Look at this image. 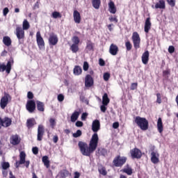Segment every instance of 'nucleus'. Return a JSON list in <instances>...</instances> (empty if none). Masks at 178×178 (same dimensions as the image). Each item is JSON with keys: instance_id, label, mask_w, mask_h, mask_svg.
I'll list each match as a JSON object with an SVG mask.
<instances>
[{"instance_id": "1", "label": "nucleus", "mask_w": 178, "mask_h": 178, "mask_svg": "<svg viewBox=\"0 0 178 178\" xmlns=\"http://www.w3.org/2000/svg\"><path fill=\"white\" fill-rule=\"evenodd\" d=\"M98 141H99L98 134H93L90 140L89 145L85 142L79 141L78 147L81 154H82L83 156H91V154H94V152L97 149V147H98Z\"/></svg>"}, {"instance_id": "2", "label": "nucleus", "mask_w": 178, "mask_h": 178, "mask_svg": "<svg viewBox=\"0 0 178 178\" xmlns=\"http://www.w3.org/2000/svg\"><path fill=\"white\" fill-rule=\"evenodd\" d=\"M134 122L138 124L140 130H148V120L146 118L137 116L135 118Z\"/></svg>"}, {"instance_id": "3", "label": "nucleus", "mask_w": 178, "mask_h": 178, "mask_svg": "<svg viewBox=\"0 0 178 178\" xmlns=\"http://www.w3.org/2000/svg\"><path fill=\"white\" fill-rule=\"evenodd\" d=\"M26 168H29L30 166V161H26V152H21L19 154V161H16L15 163V168H19V166L20 165H24Z\"/></svg>"}, {"instance_id": "4", "label": "nucleus", "mask_w": 178, "mask_h": 178, "mask_svg": "<svg viewBox=\"0 0 178 178\" xmlns=\"http://www.w3.org/2000/svg\"><path fill=\"white\" fill-rule=\"evenodd\" d=\"M12 100V97L9 93L5 92L4 96H3L0 100V107L1 109H5L8 106L9 102Z\"/></svg>"}, {"instance_id": "5", "label": "nucleus", "mask_w": 178, "mask_h": 178, "mask_svg": "<svg viewBox=\"0 0 178 178\" xmlns=\"http://www.w3.org/2000/svg\"><path fill=\"white\" fill-rule=\"evenodd\" d=\"M126 161H127V158L118 156L114 159L113 163L116 168H120L126 163Z\"/></svg>"}, {"instance_id": "6", "label": "nucleus", "mask_w": 178, "mask_h": 178, "mask_svg": "<svg viewBox=\"0 0 178 178\" xmlns=\"http://www.w3.org/2000/svg\"><path fill=\"white\" fill-rule=\"evenodd\" d=\"M12 65H13V60H10L8 61L7 65L5 63L0 64V72H6L8 74L10 73V70H12Z\"/></svg>"}, {"instance_id": "7", "label": "nucleus", "mask_w": 178, "mask_h": 178, "mask_svg": "<svg viewBox=\"0 0 178 178\" xmlns=\"http://www.w3.org/2000/svg\"><path fill=\"white\" fill-rule=\"evenodd\" d=\"M15 34L17 36L19 44H22V40H24V30L22 29V26L17 25L15 29Z\"/></svg>"}, {"instance_id": "8", "label": "nucleus", "mask_w": 178, "mask_h": 178, "mask_svg": "<svg viewBox=\"0 0 178 178\" xmlns=\"http://www.w3.org/2000/svg\"><path fill=\"white\" fill-rule=\"evenodd\" d=\"M132 41H133L134 49H138V48H140V42L141 41V39L140 38V35H138V33L137 32L133 33Z\"/></svg>"}, {"instance_id": "9", "label": "nucleus", "mask_w": 178, "mask_h": 178, "mask_svg": "<svg viewBox=\"0 0 178 178\" xmlns=\"http://www.w3.org/2000/svg\"><path fill=\"white\" fill-rule=\"evenodd\" d=\"M36 41L39 49H44L45 47V42H44V39L42 38V36H41V33L40 31H38L36 33Z\"/></svg>"}, {"instance_id": "10", "label": "nucleus", "mask_w": 178, "mask_h": 178, "mask_svg": "<svg viewBox=\"0 0 178 178\" xmlns=\"http://www.w3.org/2000/svg\"><path fill=\"white\" fill-rule=\"evenodd\" d=\"M26 110L29 113H33L35 111V102L34 100H29L26 105Z\"/></svg>"}, {"instance_id": "11", "label": "nucleus", "mask_w": 178, "mask_h": 178, "mask_svg": "<svg viewBox=\"0 0 178 178\" xmlns=\"http://www.w3.org/2000/svg\"><path fill=\"white\" fill-rule=\"evenodd\" d=\"M101 129V122L99 120H95L92 123V130L94 134H97V131H99Z\"/></svg>"}, {"instance_id": "12", "label": "nucleus", "mask_w": 178, "mask_h": 178, "mask_svg": "<svg viewBox=\"0 0 178 178\" xmlns=\"http://www.w3.org/2000/svg\"><path fill=\"white\" fill-rule=\"evenodd\" d=\"M58 41H59V39L58 38V35L55 33H51L49 35V45H53V46L56 45Z\"/></svg>"}, {"instance_id": "13", "label": "nucleus", "mask_w": 178, "mask_h": 178, "mask_svg": "<svg viewBox=\"0 0 178 178\" xmlns=\"http://www.w3.org/2000/svg\"><path fill=\"white\" fill-rule=\"evenodd\" d=\"M151 162L154 165L159 163V153L156 151H153L151 152Z\"/></svg>"}, {"instance_id": "14", "label": "nucleus", "mask_w": 178, "mask_h": 178, "mask_svg": "<svg viewBox=\"0 0 178 178\" xmlns=\"http://www.w3.org/2000/svg\"><path fill=\"white\" fill-rule=\"evenodd\" d=\"M45 132L44 129V126L40 124L38 128V141H42V137H44V133Z\"/></svg>"}, {"instance_id": "15", "label": "nucleus", "mask_w": 178, "mask_h": 178, "mask_svg": "<svg viewBox=\"0 0 178 178\" xmlns=\"http://www.w3.org/2000/svg\"><path fill=\"white\" fill-rule=\"evenodd\" d=\"M94 84V79L91 75L88 74L85 78V86L86 87H92Z\"/></svg>"}, {"instance_id": "16", "label": "nucleus", "mask_w": 178, "mask_h": 178, "mask_svg": "<svg viewBox=\"0 0 178 178\" xmlns=\"http://www.w3.org/2000/svg\"><path fill=\"white\" fill-rule=\"evenodd\" d=\"M131 155L132 158H136L137 159H140L141 158V150L135 148L132 150H131Z\"/></svg>"}, {"instance_id": "17", "label": "nucleus", "mask_w": 178, "mask_h": 178, "mask_svg": "<svg viewBox=\"0 0 178 178\" xmlns=\"http://www.w3.org/2000/svg\"><path fill=\"white\" fill-rule=\"evenodd\" d=\"M108 5V12L112 13V15H115V13H116L118 10L116 8V6H115V3L112 0H110Z\"/></svg>"}, {"instance_id": "18", "label": "nucleus", "mask_w": 178, "mask_h": 178, "mask_svg": "<svg viewBox=\"0 0 178 178\" xmlns=\"http://www.w3.org/2000/svg\"><path fill=\"white\" fill-rule=\"evenodd\" d=\"M151 26H152V24H151V18L148 17L146 19L145 22V33H146L147 34L149 33V30H151Z\"/></svg>"}, {"instance_id": "19", "label": "nucleus", "mask_w": 178, "mask_h": 178, "mask_svg": "<svg viewBox=\"0 0 178 178\" xmlns=\"http://www.w3.org/2000/svg\"><path fill=\"white\" fill-rule=\"evenodd\" d=\"M149 60V51H145L142 55V63L147 65Z\"/></svg>"}, {"instance_id": "20", "label": "nucleus", "mask_w": 178, "mask_h": 178, "mask_svg": "<svg viewBox=\"0 0 178 178\" xmlns=\"http://www.w3.org/2000/svg\"><path fill=\"white\" fill-rule=\"evenodd\" d=\"M73 16H74V21L75 22V23H76V24H80L81 22V16L80 15V13H79V11L77 10H74L73 13Z\"/></svg>"}, {"instance_id": "21", "label": "nucleus", "mask_w": 178, "mask_h": 178, "mask_svg": "<svg viewBox=\"0 0 178 178\" xmlns=\"http://www.w3.org/2000/svg\"><path fill=\"white\" fill-rule=\"evenodd\" d=\"M119 51V48L116 44H111L109 49V52L111 55L115 56L118 55V52Z\"/></svg>"}, {"instance_id": "22", "label": "nucleus", "mask_w": 178, "mask_h": 178, "mask_svg": "<svg viewBox=\"0 0 178 178\" xmlns=\"http://www.w3.org/2000/svg\"><path fill=\"white\" fill-rule=\"evenodd\" d=\"M157 130L160 134H162L163 131V123L162 122V118H159L157 120Z\"/></svg>"}, {"instance_id": "23", "label": "nucleus", "mask_w": 178, "mask_h": 178, "mask_svg": "<svg viewBox=\"0 0 178 178\" xmlns=\"http://www.w3.org/2000/svg\"><path fill=\"white\" fill-rule=\"evenodd\" d=\"M10 143L13 145H17L20 143V139H19V136L13 135L11 136Z\"/></svg>"}, {"instance_id": "24", "label": "nucleus", "mask_w": 178, "mask_h": 178, "mask_svg": "<svg viewBox=\"0 0 178 178\" xmlns=\"http://www.w3.org/2000/svg\"><path fill=\"white\" fill-rule=\"evenodd\" d=\"M73 73H74V76H80V74H81L83 73V69L81 68V67H80L79 65H76L74 67Z\"/></svg>"}, {"instance_id": "25", "label": "nucleus", "mask_w": 178, "mask_h": 178, "mask_svg": "<svg viewBox=\"0 0 178 178\" xmlns=\"http://www.w3.org/2000/svg\"><path fill=\"white\" fill-rule=\"evenodd\" d=\"M37 124L34 118H30L26 121V127L28 129H31L34 125Z\"/></svg>"}, {"instance_id": "26", "label": "nucleus", "mask_w": 178, "mask_h": 178, "mask_svg": "<svg viewBox=\"0 0 178 178\" xmlns=\"http://www.w3.org/2000/svg\"><path fill=\"white\" fill-rule=\"evenodd\" d=\"M154 8L155 9H165V8H166L165 1L163 0H160L159 2L156 3Z\"/></svg>"}, {"instance_id": "27", "label": "nucleus", "mask_w": 178, "mask_h": 178, "mask_svg": "<svg viewBox=\"0 0 178 178\" xmlns=\"http://www.w3.org/2000/svg\"><path fill=\"white\" fill-rule=\"evenodd\" d=\"M12 124V120L8 117L3 119V127H9Z\"/></svg>"}, {"instance_id": "28", "label": "nucleus", "mask_w": 178, "mask_h": 178, "mask_svg": "<svg viewBox=\"0 0 178 178\" xmlns=\"http://www.w3.org/2000/svg\"><path fill=\"white\" fill-rule=\"evenodd\" d=\"M3 43L6 47H10L12 45V40L9 36H4L3 38Z\"/></svg>"}, {"instance_id": "29", "label": "nucleus", "mask_w": 178, "mask_h": 178, "mask_svg": "<svg viewBox=\"0 0 178 178\" xmlns=\"http://www.w3.org/2000/svg\"><path fill=\"white\" fill-rule=\"evenodd\" d=\"M79 116H80V111H74L71 115V122L74 123L79 119Z\"/></svg>"}, {"instance_id": "30", "label": "nucleus", "mask_w": 178, "mask_h": 178, "mask_svg": "<svg viewBox=\"0 0 178 178\" xmlns=\"http://www.w3.org/2000/svg\"><path fill=\"white\" fill-rule=\"evenodd\" d=\"M36 104H37L38 111H39L40 112H44V103H42V102H40V101H37Z\"/></svg>"}, {"instance_id": "31", "label": "nucleus", "mask_w": 178, "mask_h": 178, "mask_svg": "<svg viewBox=\"0 0 178 178\" xmlns=\"http://www.w3.org/2000/svg\"><path fill=\"white\" fill-rule=\"evenodd\" d=\"M110 99L109 97H108V94L104 93V95L102 97V104L103 105H108L109 104Z\"/></svg>"}, {"instance_id": "32", "label": "nucleus", "mask_w": 178, "mask_h": 178, "mask_svg": "<svg viewBox=\"0 0 178 178\" xmlns=\"http://www.w3.org/2000/svg\"><path fill=\"white\" fill-rule=\"evenodd\" d=\"M92 3L95 9H99L101 5V0H92Z\"/></svg>"}, {"instance_id": "33", "label": "nucleus", "mask_w": 178, "mask_h": 178, "mask_svg": "<svg viewBox=\"0 0 178 178\" xmlns=\"http://www.w3.org/2000/svg\"><path fill=\"white\" fill-rule=\"evenodd\" d=\"M30 29V23L27 19H24L22 23V30H29Z\"/></svg>"}, {"instance_id": "34", "label": "nucleus", "mask_w": 178, "mask_h": 178, "mask_svg": "<svg viewBox=\"0 0 178 178\" xmlns=\"http://www.w3.org/2000/svg\"><path fill=\"white\" fill-rule=\"evenodd\" d=\"M42 161L46 168H49V160L48 159L47 156H44L42 159Z\"/></svg>"}, {"instance_id": "35", "label": "nucleus", "mask_w": 178, "mask_h": 178, "mask_svg": "<svg viewBox=\"0 0 178 178\" xmlns=\"http://www.w3.org/2000/svg\"><path fill=\"white\" fill-rule=\"evenodd\" d=\"M122 172L124 173H127V175H128L129 176H131V175H133V170L130 167H128L127 168H124L122 170Z\"/></svg>"}, {"instance_id": "36", "label": "nucleus", "mask_w": 178, "mask_h": 178, "mask_svg": "<svg viewBox=\"0 0 178 178\" xmlns=\"http://www.w3.org/2000/svg\"><path fill=\"white\" fill-rule=\"evenodd\" d=\"M51 17H53V19L60 18V17H62V15L59 12L54 11L51 14Z\"/></svg>"}, {"instance_id": "37", "label": "nucleus", "mask_w": 178, "mask_h": 178, "mask_svg": "<svg viewBox=\"0 0 178 178\" xmlns=\"http://www.w3.org/2000/svg\"><path fill=\"white\" fill-rule=\"evenodd\" d=\"M70 49L72 51L73 54H76V52L79 51V44H72Z\"/></svg>"}, {"instance_id": "38", "label": "nucleus", "mask_w": 178, "mask_h": 178, "mask_svg": "<svg viewBox=\"0 0 178 178\" xmlns=\"http://www.w3.org/2000/svg\"><path fill=\"white\" fill-rule=\"evenodd\" d=\"M72 41L73 42L72 44L79 45V44H80V38H79L77 36H74L72 38Z\"/></svg>"}, {"instance_id": "39", "label": "nucleus", "mask_w": 178, "mask_h": 178, "mask_svg": "<svg viewBox=\"0 0 178 178\" xmlns=\"http://www.w3.org/2000/svg\"><path fill=\"white\" fill-rule=\"evenodd\" d=\"M1 168L3 170H6L8 168H10V164L8 162H3L1 163Z\"/></svg>"}, {"instance_id": "40", "label": "nucleus", "mask_w": 178, "mask_h": 178, "mask_svg": "<svg viewBox=\"0 0 178 178\" xmlns=\"http://www.w3.org/2000/svg\"><path fill=\"white\" fill-rule=\"evenodd\" d=\"M93 49H94V46L92 45V42H88L86 44L87 51H92Z\"/></svg>"}, {"instance_id": "41", "label": "nucleus", "mask_w": 178, "mask_h": 178, "mask_svg": "<svg viewBox=\"0 0 178 178\" xmlns=\"http://www.w3.org/2000/svg\"><path fill=\"white\" fill-rule=\"evenodd\" d=\"M81 134H82L81 130L78 129L76 133H74L72 134V137H74V138H77L79 137H81Z\"/></svg>"}, {"instance_id": "42", "label": "nucleus", "mask_w": 178, "mask_h": 178, "mask_svg": "<svg viewBox=\"0 0 178 178\" xmlns=\"http://www.w3.org/2000/svg\"><path fill=\"white\" fill-rule=\"evenodd\" d=\"M103 79L104 81H108L109 79H111V74L109 72H105L103 75Z\"/></svg>"}, {"instance_id": "43", "label": "nucleus", "mask_w": 178, "mask_h": 178, "mask_svg": "<svg viewBox=\"0 0 178 178\" xmlns=\"http://www.w3.org/2000/svg\"><path fill=\"white\" fill-rule=\"evenodd\" d=\"M49 123L51 129H54L55 127L56 126V122L55 121V119L54 118H50L49 119Z\"/></svg>"}, {"instance_id": "44", "label": "nucleus", "mask_w": 178, "mask_h": 178, "mask_svg": "<svg viewBox=\"0 0 178 178\" xmlns=\"http://www.w3.org/2000/svg\"><path fill=\"white\" fill-rule=\"evenodd\" d=\"M99 155H102L103 156H106V154H107L106 149H99Z\"/></svg>"}, {"instance_id": "45", "label": "nucleus", "mask_w": 178, "mask_h": 178, "mask_svg": "<svg viewBox=\"0 0 178 178\" xmlns=\"http://www.w3.org/2000/svg\"><path fill=\"white\" fill-rule=\"evenodd\" d=\"M125 47H126L127 51H131V48H133L131 43H130V42H129V41L125 42Z\"/></svg>"}, {"instance_id": "46", "label": "nucleus", "mask_w": 178, "mask_h": 178, "mask_svg": "<svg viewBox=\"0 0 178 178\" xmlns=\"http://www.w3.org/2000/svg\"><path fill=\"white\" fill-rule=\"evenodd\" d=\"M167 2L170 6L173 8L176 5V1L175 0H167Z\"/></svg>"}, {"instance_id": "47", "label": "nucleus", "mask_w": 178, "mask_h": 178, "mask_svg": "<svg viewBox=\"0 0 178 178\" xmlns=\"http://www.w3.org/2000/svg\"><path fill=\"white\" fill-rule=\"evenodd\" d=\"M88 67H90L87 61H85L83 65V69L84 72H87V70H88Z\"/></svg>"}, {"instance_id": "48", "label": "nucleus", "mask_w": 178, "mask_h": 178, "mask_svg": "<svg viewBox=\"0 0 178 178\" xmlns=\"http://www.w3.org/2000/svg\"><path fill=\"white\" fill-rule=\"evenodd\" d=\"M69 175V172L67 170H63L60 172L61 177H66Z\"/></svg>"}, {"instance_id": "49", "label": "nucleus", "mask_w": 178, "mask_h": 178, "mask_svg": "<svg viewBox=\"0 0 178 178\" xmlns=\"http://www.w3.org/2000/svg\"><path fill=\"white\" fill-rule=\"evenodd\" d=\"M156 97H157V99H156L157 104H162L161 93H157Z\"/></svg>"}, {"instance_id": "50", "label": "nucleus", "mask_w": 178, "mask_h": 178, "mask_svg": "<svg viewBox=\"0 0 178 178\" xmlns=\"http://www.w3.org/2000/svg\"><path fill=\"white\" fill-rule=\"evenodd\" d=\"M63 99H65V96H63V95L60 94L58 95V101H59V102H63Z\"/></svg>"}, {"instance_id": "51", "label": "nucleus", "mask_w": 178, "mask_h": 178, "mask_svg": "<svg viewBox=\"0 0 178 178\" xmlns=\"http://www.w3.org/2000/svg\"><path fill=\"white\" fill-rule=\"evenodd\" d=\"M106 106L107 105H104L103 104L100 106V110H101L102 112H103V113H105V112H106Z\"/></svg>"}, {"instance_id": "52", "label": "nucleus", "mask_w": 178, "mask_h": 178, "mask_svg": "<svg viewBox=\"0 0 178 178\" xmlns=\"http://www.w3.org/2000/svg\"><path fill=\"white\" fill-rule=\"evenodd\" d=\"M32 152L34 155H37L38 154V147H33Z\"/></svg>"}, {"instance_id": "53", "label": "nucleus", "mask_w": 178, "mask_h": 178, "mask_svg": "<svg viewBox=\"0 0 178 178\" xmlns=\"http://www.w3.org/2000/svg\"><path fill=\"white\" fill-rule=\"evenodd\" d=\"M27 97L29 98V99H33V98L34 97V95L31 92H28Z\"/></svg>"}, {"instance_id": "54", "label": "nucleus", "mask_w": 178, "mask_h": 178, "mask_svg": "<svg viewBox=\"0 0 178 178\" xmlns=\"http://www.w3.org/2000/svg\"><path fill=\"white\" fill-rule=\"evenodd\" d=\"M168 52H169L170 54H173V52H175V47H173V46H170V47H168Z\"/></svg>"}, {"instance_id": "55", "label": "nucleus", "mask_w": 178, "mask_h": 178, "mask_svg": "<svg viewBox=\"0 0 178 178\" xmlns=\"http://www.w3.org/2000/svg\"><path fill=\"white\" fill-rule=\"evenodd\" d=\"M108 20H109L110 22H115V23H118V18L113 17V16L110 17L108 18Z\"/></svg>"}, {"instance_id": "56", "label": "nucleus", "mask_w": 178, "mask_h": 178, "mask_svg": "<svg viewBox=\"0 0 178 178\" xmlns=\"http://www.w3.org/2000/svg\"><path fill=\"white\" fill-rule=\"evenodd\" d=\"M99 173H101V175H103V176H106V170H105V168H102L99 170Z\"/></svg>"}, {"instance_id": "57", "label": "nucleus", "mask_w": 178, "mask_h": 178, "mask_svg": "<svg viewBox=\"0 0 178 178\" xmlns=\"http://www.w3.org/2000/svg\"><path fill=\"white\" fill-rule=\"evenodd\" d=\"M8 13H9V8H3V16H6V15H8Z\"/></svg>"}, {"instance_id": "58", "label": "nucleus", "mask_w": 178, "mask_h": 178, "mask_svg": "<svg viewBox=\"0 0 178 178\" xmlns=\"http://www.w3.org/2000/svg\"><path fill=\"white\" fill-rule=\"evenodd\" d=\"M75 126H76V127H83V122L77 121L75 124Z\"/></svg>"}, {"instance_id": "59", "label": "nucleus", "mask_w": 178, "mask_h": 178, "mask_svg": "<svg viewBox=\"0 0 178 178\" xmlns=\"http://www.w3.org/2000/svg\"><path fill=\"white\" fill-rule=\"evenodd\" d=\"M87 116H88V114L87 113H82L81 120H86V119H87Z\"/></svg>"}, {"instance_id": "60", "label": "nucleus", "mask_w": 178, "mask_h": 178, "mask_svg": "<svg viewBox=\"0 0 178 178\" xmlns=\"http://www.w3.org/2000/svg\"><path fill=\"white\" fill-rule=\"evenodd\" d=\"M58 140H59V138L58 137V135H56L53 137V142L54 143V144H56Z\"/></svg>"}, {"instance_id": "61", "label": "nucleus", "mask_w": 178, "mask_h": 178, "mask_svg": "<svg viewBox=\"0 0 178 178\" xmlns=\"http://www.w3.org/2000/svg\"><path fill=\"white\" fill-rule=\"evenodd\" d=\"M99 65L100 66H105V61L102 58H99Z\"/></svg>"}, {"instance_id": "62", "label": "nucleus", "mask_w": 178, "mask_h": 178, "mask_svg": "<svg viewBox=\"0 0 178 178\" xmlns=\"http://www.w3.org/2000/svg\"><path fill=\"white\" fill-rule=\"evenodd\" d=\"M137 88V83H133L131 86V90H136Z\"/></svg>"}, {"instance_id": "63", "label": "nucleus", "mask_w": 178, "mask_h": 178, "mask_svg": "<svg viewBox=\"0 0 178 178\" xmlns=\"http://www.w3.org/2000/svg\"><path fill=\"white\" fill-rule=\"evenodd\" d=\"M119 127V122H116L113 124V129H118Z\"/></svg>"}, {"instance_id": "64", "label": "nucleus", "mask_w": 178, "mask_h": 178, "mask_svg": "<svg viewBox=\"0 0 178 178\" xmlns=\"http://www.w3.org/2000/svg\"><path fill=\"white\" fill-rule=\"evenodd\" d=\"M79 177H80V172H74V178H79Z\"/></svg>"}]
</instances>
